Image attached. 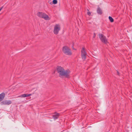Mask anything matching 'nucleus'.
<instances>
[{"mask_svg": "<svg viewBox=\"0 0 132 132\" xmlns=\"http://www.w3.org/2000/svg\"><path fill=\"white\" fill-rule=\"evenodd\" d=\"M56 71L59 76L60 77H68L69 75L70 71L65 70L61 66H58L56 68Z\"/></svg>", "mask_w": 132, "mask_h": 132, "instance_id": "1", "label": "nucleus"}, {"mask_svg": "<svg viewBox=\"0 0 132 132\" xmlns=\"http://www.w3.org/2000/svg\"><path fill=\"white\" fill-rule=\"evenodd\" d=\"M117 75H119V74H120L119 73V72L118 71H117Z\"/></svg>", "mask_w": 132, "mask_h": 132, "instance_id": "17", "label": "nucleus"}, {"mask_svg": "<svg viewBox=\"0 0 132 132\" xmlns=\"http://www.w3.org/2000/svg\"><path fill=\"white\" fill-rule=\"evenodd\" d=\"M31 94H24L21 96H19V97H28L31 96Z\"/></svg>", "mask_w": 132, "mask_h": 132, "instance_id": "10", "label": "nucleus"}, {"mask_svg": "<svg viewBox=\"0 0 132 132\" xmlns=\"http://www.w3.org/2000/svg\"><path fill=\"white\" fill-rule=\"evenodd\" d=\"M3 6H2L0 8V11H1V10L3 9Z\"/></svg>", "mask_w": 132, "mask_h": 132, "instance_id": "16", "label": "nucleus"}, {"mask_svg": "<svg viewBox=\"0 0 132 132\" xmlns=\"http://www.w3.org/2000/svg\"><path fill=\"white\" fill-rule=\"evenodd\" d=\"M98 35L99 38L102 42L105 44H106L108 43V40L106 37L103 35L100 34Z\"/></svg>", "mask_w": 132, "mask_h": 132, "instance_id": "4", "label": "nucleus"}, {"mask_svg": "<svg viewBox=\"0 0 132 132\" xmlns=\"http://www.w3.org/2000/svg\"><path fill=\"white\" fill-rule=\"evenodd\" d=\"M62 51L66 55H71L72 54L70 49L67 46H64L62 48Z\"/></svg>", "mask_w": 132, "mask_h": 132, "instance_id": "3", "label": "nucleus"}, {"mask_svg": "<svg viewBox=\"0 0 132 132\" xmlns=\"http://www.w3.org/2000/svg\"><path fill=\"white\" fill-rule=\"evenodd\" d=\"M96 34L95 33H94V36H93V38H95L96 37Z\"/></svg>", "mask_w": 132, "mask_h": 132, "instance_id": "15", "label": "nucleus"}, {"mask_svg": "<svg viewBox=\"0 0 132 132\" xmlns=\"http://www.w3.org/2000/svg\"><path fill=\"white\" fill-rule=\"evenodd\" d=\"M60 29V25L58 24H56L54 27L53 31L54 34L56 35L57 34Z\"/></svg>", "mask_w": 132, "mask_h": 132, "instance_id": "6", "label": "nucleus"}, {"mask_svg": "<svg viewBox=\"0 0 132 132\" xmlns=\"http://www.w3.org/2000/svg\"><path fill=\"white\" fill-rule=\"evenodd\" d=\"M12 102L10 100H5L2 102V104L9 105Z\"/></svg>", "mask_w": 132, "mask_h": 132, "instance_id": "7", "label": "nucleus"}, {"mask_svg": "<svg viewBox=\"0 0 132 132\" xmlns=\"http://www.w3.org/2000/svg\"><path fill=\"white\" fill-rule=\"evenodd\" d=\"M53 3L54 4H56L57 3V0H53Z\"/></svg>", "mask_w": 132, "mask_h": 132, "instance_id": "13", "label": "nucleus"}, {"mask_svg": "<svg viewBox=\"0 0 132 132\" xmlns=\"http://www.w3.org/2000/svg\"><path fill=\"white\" fill-rule=\"evenodd\" d=\"M55 114L53 116V117L54 119V120H55L57 119L58 117L59 116V114L58 113H55Z\"/></svg>", "mask_w": 132, "mask_h": 132, "instance_id": "11", "label": "nucleus"}, {"mask_svg": "<svg viewBox=\"0 0 132 132\" xmlns=\"http://www.w3.org/2000/svg\"><path fill=\"white\" fill-rule=\"evenodd\" d=\"M109 19L111 22H113L114 21L113 19L111 16H109Z\"/></svg>", "mask_w": 132, "mask_h": 132, "instance_id": "12", "label": "nucleus"}, {"mask_svg": "<svg viewBox=\"0 0 132 132\" xmlns=\"http://www.w3.org/2000/svg\"><path fill=\"white\" fill-rule=\"evenodd\" d=\"M37 15L39 17L44 18L46 20H49L50 19V18L48 15L42 12H39L37 13Z\"/></svg>", "mask_w": 132, "mask_h": 132, "instance_id": "2", "label": "nucleus"}, {"mask_svg": "<svg viewBox=\"0 0 132 132\" xmlns=\"http://www.w3.org/2000/svg\"><path fill=\"white\" fill-rule=\"evenodd\" d=\"M81 52L82 58L84 61L85 60L87 55V53L86 52L84 48H82L81 51Z\"/></svg>", "mask_w": 132, "mask_h": 132, "instance_id": "5", "label": "nucleus"}, {"mask_svg": "<svg viewBox=\"0 0 132 132\" xmlns=\"http://www.w3.org/2000/svg\"><path fill=\"white\" fill-rule=\"evenodd\" d=\"M97 13L100 14H101L102 13V10L100 7H98L97 10Z\"/></svg>", "mask_w": 132, "mask_h": 132, "instance_id": "9", "label": "nucleus"}, {"mask_svg": "<svg viewBox=\"0 0 132 132\" xmlns=\"http://www.w3.org/2000/svg\"><path fill=\"white\" fill-rule=\"evenodd\" d=\"M87 10L88 11V12H87V14L89 15H90L91 14V13L89 11V10L88 9H87Z\"/></svg>", "mask_w": 132, "mask_h": 132, "instance_id": "14", "label": "nucleus"}, {"mask_svg": "<svg viewBox=\"0 0 132 132\" xmlns=\"http://www.w3.org/2000/svg\"><path fill=\"white\" fill-rule=\"evenodd\" d=\"M5 96V94L3 93L0 94V102L2 101L4 99Z\"/></svg>", "mask_w": 132, "mask_h": 132, "instance_id": "8", "label": "nucleus"}]
</instances>
